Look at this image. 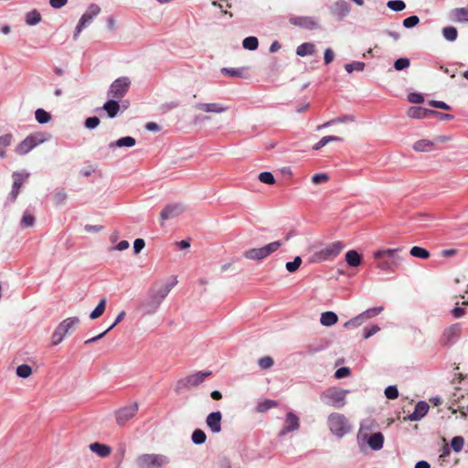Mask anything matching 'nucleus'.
Masks as SVG:
<instances>
[{"label":"nucleus","mask_w":468,"mask_h":468,"mask_svg":"<svg viewBox=\"0 0 468 468\" xmlns=\"http://www.w3.org/2000/svg\"><path fill=\"white\" fill-rule=\"evenodd\" d=\"M176 283L177 280L174 277L171 282H166L160 288L152 287L147 293V297L140 303L139 308L142 310L143 314L150 315L155 314L162 302Z\"/></svg>","instance_id":"nucleus-1"},{"label":"nucleus","mask_w":468,"mask_h":468,"mask_svg":"<svg viewBox=\"0 0 468 468\" xmlns=\"http://www.w3.org/2000/svg\"><path fill=\"white\" fill-rule=\"evenodd\" d=\"M400 249L379 250L374 252L376 267L386 272H391L399 264L396 254Z\"/></svg>","instance_id":"nucleus-2"},{"label":"nucleus","mask_w":468,"mask_h":468,"mask_svg":"<svg viewBox=\"0 0 468 468\" xmlns=\"http://www.w3.org/2000/svg\"><path fill=\"white\" fill-rule=\"evenodd\" d=\"M349 391L346 389L333 387L324 390L321 394L320 399L325 405L340 409L346 405V397Z\"/></svg>","instance_id":"nucleus-3"},{"label":"nucleus","mask_w":468,"mask_h":468,"mask_svg":"<svg viewBox=\"0 0 468 468\" xmlns=\"http://www.w3.org/2000/svg\"><path fill=\"white\" fill-rule=\"evenodd\" d=\"M211 374V371H199L178 379L175 386L176 393L180 394L186 389L198 387L204 382L206 378L209 377Z\"/></svg>","instance_id":"nucleus-4"},{"label":"nucleus","mask_w":468,"mask_h":468,"mask_svg":"<svg viewBox=\"0 0 468 468\" xmlns=\"http://www.w3.org/2000/svg\"><path fill=\"white\" fill-rule=\"evenodd\" d=\"M328 427L330 431L338 438H342L351 431L348 420L343 414L336 412L328 416Z\"/></svg>","instance_id":"nucleus-5"},{"label":"nucleus","mask_w":468,"mask_h":468,"mask_svg":"<svg viewBox=\"0 0 468 468\" xmlns=\"http://www.w3.org/2000/svg\"><path fill=\"white\" fill-rule=\"evenodd\" d=\"M170 459L164 454L145 453L137 458L139 468H164Z\"/></svg>","instance_id":"nucleus-6"},{"label":"nucleus","mask_w":468,"mask_h":468,"mask_svg":"<svg viewBox=\"0 0 468 468\" xmlns=\"http://www.w3.org/2000/svg\"><path fill=\"white\" fill-rule=\"evenodd\" d=\"M282 243L281 241L277 240L271 242L261 248L250 249L244 251L243 256L249 260L261 261L270 256L271 253L275 252L282 246Z\"/></svg>","instance_id":"nucleus-7"},{"label":"nucleus","mask_w":468,"mask_h":468,"mask_svg":"<svg viewBox=\"0 0 468 468\" xmlns=\"http://www.w3.org/2000/svg\"><path fill=\"white\" fill-rule=\"evenodd\" d=\"M101 12V7L96 4H90L86 12L81 16L80 18L74 34L73 38L76 40L80 34V32L86 28L93 20L94 17H96Z\"/></svg>","instance_id":"nucleus-8"},{"label":"nucleus","mask_w":468,"mask_h":468,"mask_svg":"<svg viewBox=\"0 0 468 468\" xmlns=\"http://www.w3.org/2000/svg\"><path fill=\"white\" fill-rule=\"evenodd\" d=\"M131 80L127 77H121L116 79L110 86L108 90V97H112L116 100H122L127 93Z\"/></svg>","instance_id":"nucleus-9"},{"label":"nucleus","mask_w":468,"mask_h":468,"mask_svg":"<svg viewBox=\"0 0 468 468\" xmlns=\"http://www.w3.org/2000/svg\"><path fill=\"white\" fill-rule=\"evenodd\" d=\"M343 248H344V245L342 244V242H340V241L333 242V243L329 244L328 246H326L325 248H324L323 250L314 253V255L313 256L312 261L320 262V261H327L330 259H334L341 252Z\"/></svg>","instance_id":"nucleus-10"},{"label":"nucleus","mask_w":468,"mask_h":468,"mask_svg":"<svg viewBox=\"0 0 468 468\" xmlns=\"http://www.w3.org/2000/svg\"><path fill=\"white\" fill-rule=\"evenodd\" d=\"M186 210V207L182 203H172L166 205L160 213L162 221L173 219L180 216Z\"/></svg>","instance_id":"nucleus-11"},{"label":"nucleus","mask_w":468,"mask_h":468,"mask_svg":"<svg viewBox=\"0 0 468 468\" xmlns=\"http://www.w3.org/2000/svg\"><path fill=\"white\" fill-rule=\"evenodd\" d=\"M138 411V404L133 403L130 406L123 407L115 412L116 421L119 425H123L129 420L133 418Z\"/></svg>","instance_id":"nucleus-12"},{"label":"nucleus","mask_w":468,"mask_h":468,"mask_svg":"<svg viewBox=\"0 0 468 468\" xmlns=\"http://www.w3.org/2000/svg\"><path fill=\"white\" fill-rule=\"evenodd\" d=\"M300 428V420L298 416L292 412H287L285 416V425L279 432L280 437L285 436L289 432L295 431Z\"/></svg>","instance_id":"nucleus-13"},{"label":"nucleus","mask_w":468,"mask_h":468,"mask_svg":"<svg viewBox=\"0 0 468 468\" xmlns=\"http://www.w3.org/2000/svg\"><path fill=\"white\" fill-rule=\"evenodd\" d=\"M289 22L296 27L314 30L319 27L317 20L313 16H292Z\"/></svg>","instance_id":"nucleus-14"},{"label":"nucleus","mask_w":468,"mask_h":468,"mask_svg":"<svg viewBox=\"0 0 468 468\" xmlns=\"http://www.w3.org/2000/svg\"><path fill=\"white\" fill-rule=\"evenodd\" d=\"M461 324H454L446 328L443 332L442 342L443 345L452 346L453 345L459 338L461 335Z\"/></svg>","instance_id":"nucleus-15"},{"label":"nucleus","mask_w":468,"mask_h":468,"mask_svg":"<svg viewBox=\"0 0 468 468\" xmlns=\"http://www.w3.org/2000/svg\"><path fill=\"white\" fill-rule=\"evenodd\" d=\"M12 176H13L14 182H13V186H12V190L9 194V199L12 202H15L19 194L21 186L27 179L29 175L22 174L19 172H15V173H13Z\"/></svg>","instance_id":"nucleus-16"},{"label":"nucleus","mask_w":468,"mask_h":468,"mask_svg":"<svg viewBox=\"0 0 468 468\" xmlns=\"http://www.w3.org/2000/svg\"><path fill=\"white\" fill-rule=\"evenodd\" d=\"M221 420L222 414L220 411H214L207 416V426L213 433H219L221 431Z\"/></svg>","instance_id":"nucleus-17"},{"label":"nucleus","mask_w":468,"mask_h":468,"mask_svg":"<svg viewBox=\"0 0 468 468\" xmlns=\"http://www.w3.org/2000/svg\"><path fill=\"white\" fill-rule=\"evenodd\" d=\"M430 406L425 401H419L412 413L408 415L407 419L411 421L420 420L429 411Z\"/></svg>","instance_id":"nucleus-18"},{"label":"nucleus","mask_w":468,"mask_h":468,"mask_svg":"<svg viewBox=\"0 0 468 468\" xmlns=\"http://www.w3.org/2000/svg\"><path fill=\"white\" fill-rule=\"evenodd\" d=\"M332 15L343 18L350 12V5L345 0H338L330 7Z\"/></svg>","instance_id":"nucleus-19"},{"label":"nucleus","mask_w":468,"mask_h":468,"mask_svg":"<svg viewBox=\"0 0 468 468\" xmlns=\"http://www.w3.org/2000/svg\"><path fill=\"white\" fill-rule=\"evenodd\" d=\"M80 324V318L77 316H72L66 318L56 327L64 337L68 333H69L75 326Z\"/></svg>","instance_id":"nucleus-20"},{"label":"nucleus","mask_w":468,"mask_h":468,"mask_svg":"<svg viewBox=\"0 0 468 468\" xmlns=\"http://www.w3.org/2000/svg\"><path fill=\"white\" fill-rule=\"evenodd\" d=\"M432 113H435L434 110H429L420 106H411L407 112L408 116L412 119L429 118Z\"/></svg>","instance_id":"nucleus-21"},{"label":"nucleus","mask_w":468,"mask_h":468,"mask_svg":"<svg viewBox=\"0 0 468 468\" xmlns=\"http://www.w3.org/2000/svg\"><path fill=\"white\" fill-rule=\"evenodd\" d=\"M103 110L106 112L107 116L111 119L115 118L120 111L119 100L110 99L108 100L101 108L97 111Z\"/></svg>","instance_id":"nucleus-22"},{"label":"nucleus","mask_w":468,"mask_h":468,"mask_svg":"<svg viewBox=\"0 0 468 468\" xmlns=\"http://www.w3.org/2000/svg\"><path fill=\"white\" fill-rule=\"evenodd\" d=\"M449 17L453 22H468V8L458 7L452 9L449 13Z\"/></svg>","instance_id":"nucleus-23"},{"label":"nucleus","mask_w":468,"mask_h":468,"mask_svg":"<svg viewBox=\"0 0 468 468\" xmlns=\"http://www.w3.org/2000/svg\"><path fill=\"white\" fill-rule=\"evenodd\" d=\"M89 448L92 452L102 458L108 457L112 452L110 446L100 442H93L89 445Z\"/></svg>","instance_id":"nucleus-24"},{"label":"nucleus","mask_w":468,"mask_h":468,"mask_svg":"<svg viewBox=\"0 0 468 468\" xmlns=\"http://www.w3.org/2000/svg\"><path fill=\"white\" fill-rule=\"evenodd\" d=\"M435 142L428 139H420L414 143L412 148L416 152L428 153L434 149Z\"/></svg>","instance_id":"nucleus-25"},{"label":"nucleus","mask_w":468,"mask_h":468,"mask_svg":"<svg viewBox=\"0 0 468 468\" xmlns=\"http://www.w3.org/2000/svg\"><path fill=\"white\" fill-rule=\"evenodd\" d=\"M368 446L374 451H379L383 448L384 435L381 432H375L367 440Z\"/></svg>","instance_id":"nucleus-26"},{"label":"nucleus","mask_w":468,"mask_h":468,"mask_svg":"<svg viewBox=\"0 0 468 468\" xmlns=\"http://www.w3.org/2000/svg\"><path fill=\"white\" fill-rule=\"evenodd\" d=\"M196 108L205 112H215L221 113L227 110V107L222 106L219 103H197Z\"/></svg>","instance_id":"nucleus-27"},{"label":"nucleus","mask_w":468,"mask_h":468,"mask_svg":"<svg viewBox=\"0 0 468 468\" xmlns=\"http://www.w3.org/2000/svg\"><path fill=\"white\" fill-rule=\"evenodd\" d=\"M136 144V141L132 136L122 137L114 142L109 144L110 149H114L116 147H133Z\"/></svg>","instance_id":"nucleus-28"},{"label":"nucleus","mask_w":468,"mask_h":468,"mask_svg":"<svg viewBox=\"0 0 468 468\" xmlns=\"http://www.w3.org/2000/svg\"><path fill=\"white\" fill-rule=\"evenodd\" d=\"M346 261L350 267H357L362 262L361 255L355 250H350L346 253Z\"/></svg>","instance_id":"nucleus-29"},{"label":"nucleus","mask_w":468,"mask_h":468,"mask_svg":"<svg viewBox=\"0 0 468 468\" xmlns=\"http://www.w3.org/2000/svg\"><path fill=\"white\" fill-rule=\"evenodd\" d=\"M36 145L32 140L27 136L16 147V153L24 155L29 153Z\"/></svg>","instance_id":"nucleus-30"},{"label":"nucleus","mask_w":468,"mask_h":468,"mask_svg":"<svg viewBox=\"0 0 468 468\" xmlns=\"http://www.w3.org/2000/svg\"><path fill=\"white\" fill-rule=\"evenodd\" d=\"M315 53V46L311 42H305L299 45L296 48V55L299 57H305L314 55Z\"/></svg>","instance_id":"nucleus-31"},{"label":"nucleus","mask_w":468,"mask_h":468,"mask_svg":"<svg viewBox=\"0 0 468 468\" xmlns=\"http://www.w3.org/2000/svg\"><path fill=\"white\" fill-rule=\"evenodd\" d=\"M338 317L332 311L324 312L321 314L320 323L324 326H332L337 323Z\"/></svg>","instance_id":"nucleus-32"},{"label":"nucleus","mask_w":468,"mask_h":468,"mask_svg":"<svg viewBox=\"0 0 468 468\" xmlns=\"http://www.w3.org/2000/svg\"><path fill=\"white\" fill-rule=\"evenodd\" d=\"M41 21V15L37 9H33L26 14L25 22L27 26L33 27Z\"/></svg>","instance_id":"nucleus-33"},{"label":"nucleus","mask_w":468,"mask_h":468,"mask_svg":"<svg viewBox=\"0 0 468 468\" xmlns=\"http://www.w3.org/2000/svg\"><path fill=\"white\" fill-rule=\"evenodd\" d=\"M68 195L63 188H57L53 192V202L56 206H61L65 203Z\"/></svg>","instance_id":"nucleus-34"},{"label":"nucleus","mask_w":468,"mask_h":468,"mask_svg":"<svg viewBox=\"0 0 468 468\" xmlns=\"http://www.w3.org/2000/svg\"><path fill=\"white\" fill-rule=\"evenodd\" d=\"M383 310H384L383 306L373 307V308H369V309L366 310L365 312L361 313L359 315L364 322L367 319H370V318H373V317L378 315Z\"/></svg>","instance_id":"nucleus-35"},{"label":"nucleus","mask_w":468,"mask_h":468,"mask_svg":"<svg viewBox=\"0 0 468 468\" xmlns=\"http://www.w3.org/2000/svg\"><path fill=\"white\" fill-rule=\"evenodd\" d=\"M106 308V299L102 298L95 309L90 314V318L94 320L99 318L104 313Z\"/></svg>","instance_id":"nucleus-36"},{"label":"nucleus","mask_w":468,"mask_h":468,"mask_svg":"<svg viewBox=\"0 0 468 468\" xmlns=\"http://www.w3.org/2000/svg\"><path fill=\"white\" fill-rule=\"evenodd\" d=\"M191 440H192L194 444L200 445V444H203L206 441L207 435H206V433L202 430L196 429L192 432Z\"/></svg>","instance_id":"nucleus-37"},{"label":"nucleus","mask_w":468,"mask_h":468,"mask_svg":"<svg viewBox=\"0 0 468 468\" xmlns=\"http://www.w3.org/2000/svg\"><path fill=\"white\" fill-rule=\"evenodd\" d=\"M442 36L448 41H454L458 37L457 29L454 27H445L442 28Z\"/></svg>","instance_id":"nucleus-38"},{"label":"nucleus","mask_w":468,"mask_h":468,"mask_svg":"<svg viewBox=\"0 0 468 468\" xmlns=\"http://www.w3.org/2000/svg\"><path fill=\"white\" fill-rule=\"evenodd\" d=\"M242 46L245 49L256 50L259 46L258 38L256 37H247L243 39Z\"/></svg>","instance_id":"nucleus-39"},{"label":"nucleus","mask_w":468,"mask_h":468,"mask_svg":"<svg viewBox=\"0 0 468 468\" xmlns=\"http://www.w3.org/2000/svg\"><path fill=\"white\" fill-rule=\"evenodd\" d=\"M410 255L415 257V258H420V259H428L430 257V252L424 249V248H421V247H418V246H414L410 249Z\"/></svg>","instance_id":"nucleus-40"},{"label":"nucleus","mask_w":468,"mask_h":468,"mask_svg":"<svg viewBox=\"0 0 468 468\" xmlns=\"http://www.w3.org/2000/svg\"><path fill=\"white\" fill-rule=\"evenodd\" d=\"M11 134H4L0 136V157H5V148L11 144Z\"/></svg>","instance_id":"nucleus-41"},{"label":"nucleus","mask_w":468,"mask_h":468,"mask_svg":"<svg viewBox=\"0 0 468 468\" xmlns=\"http://www.w3.org/2000/svg\"><path fill=\"white\" fill-rule=\"evenodd\" d=\"M35 118L37 120V122L40 124H45V123H48L50 119H51V116L50 114L46 112L45 110L43 109H37L36 112H35Z\"/></svg>","instance_id":"nucleus-42"},{"label":"nucleus","mask_w":468,"mask_h":468,"mask_svg":"<svg viewBox=\"0 0 468 468\" xmlns=\"http://www.w3.org/2000/svg\"><path fill=\"white\" fill-rule=\"evenodd\" d=\"M365 67L366 64L361 61H354L345 65V69L348 73H352L353 71H363Z\"/></svg>","instance_id":"nucleus-43"},{"label":"nucleus","mask_w":468,"mask_h":468,"mask_svg":"<svg viewBox=\"0 0 468 468\" xmlns=\"http://www.w3.org/2000/svg\"><path fill=\"white\" fill-rule=\"evenodd\" d=\"M28 137L32 140L34 144L37 146L47 140L50 138V135L45 133H37L31 135H28Z\"/></svg>","instance_id":"nucleus-44"},{"label":"nucleus","mask_w":468,"mask_h":468,"mask_svg":"<svg viewBox=\"0 0 468 468\" xmlns=\"http://www.w3.org/2000/svg\"><path fill=\"white\" fill-rule=\"evenodd\" d=\"M243 69H235V68H223L221 72L231 78H240L242 77Z\"/></svg>","instance_id":"nucleus-45"},{"label":"nucleus","mask_w":468,"mask_h":468,"mask_svg":"<svg viewBox=\"0 0 468 468\" xmlns=\"http://www.w3.org/2000/svg\"><path fill=\"white\" fill-rule=\"evenodd\" d=\"M32 374V368L27 365L23 364L16 367V375L20 378H28Z\"/></svg>","instance_id":"nucleus-46"},{"label":"nucleus","mask_w":468,"mask_h":468,"mask_svg":"<svg viewBox=\"0 0 468 468\" xmlns=\"http://www.w3.org/2000/svg\"><path fill=\"white\" fill-rule=\"evenodd\" d=\"M388 7L392 11L399 12L405 9L406 5L402 0H390L387 4Z\"/></svg>","instance_id":"nucleus-47"},{"label":"nucleus","mask_w":468,"mask_h":468,"mask_svg":"<svg viewBox=\"0 0 468 468\" xmlns=\"http://www.w3.org/2000/svg\"><path fill=\"white\" fill-rule=\"evenodd\" d=\"M464 444V440L462 436H455L452 439L451 446L455 452L462 451Z\"/></svg>","instance_id":"nucleus-48"},{"label":"nucleus","mask_w":468,"mask_h":468,"mask_svg":"<svg viewBox=\"0 0 468 468\" xmlns=\"http://www.w3.org/2000/svg\"><path fill=\"white\" fill-rule=\"evenodd\" d=\"M301 263H302L301 257L300 256H296L292 261H288L286 263V270L289 272H294V271H296L299 269Z\"/></svg>","instance_id":"nucleus-49"},{"label":"nucleus","mask_w":468,"mask_h":468,"mask_svg":"<svg viewBox=\"0 0 468 468\" xmlns=\"http://www.w3.org/2000/svg\"><path fill=\"white\" fill-rule=\"evenodd\" d=\"M259 180L267 185H273L275 178L271 172H262L259 175Z\"/></svg>","instance_id":"nucleus-50"},{"label":"nucleus","mask_w":468,"mask_h":468,"mask_svg":"<svg viewBox=\"0 0 468 468\" xmlns=\"http://www.w3.org/2000/svg\"><path fill=\"white\" fill-rule=\"evenodd\" d=\"M410 64V62L408 58H400L394 62V68L396 70H403L409 68Z\"/></svg>","instance_id":"nucleus-51"},{"label":"nucleus","mask_w":468,"mask_h":468,"mask_svg":"<svg viewBox=\"0 0 468 468\" xmlns=\"http://www.w3.org/2000/svg\"><path fill=\"white\" fill-rule=\"evenodd\" d=\"M385 396L388 399H395L399 397V390L396 386L390 385L385 389Z\"/></svg>","instance_id":"nucleus-52"},{"label":"nucleus","mask_w":468,"mask_h":468,"mask_svg":"<svg viewBox=\"0 0 468 468\" xmlns=\"http://www.w3.org/2000/svg\"><path fill=\"white\" fill-rule=\"evenodd\" d=\"M277 405L276 401L271 399H266L263 402L259 403L258 405V411L264 412Z\"/></svg>","instance_id":"nucleus-53"},{"label":"nucleus","mask_w":468,"mask_h":468,"mask_svg":"<svg viewBox=\"0 0 468 468\" xmlns=\"http://www.w3.org/2000/svg\"><path fill=\"white\" fill-rule=\"evenodd\" d=\"M363 323L362 318L358 314L357 316L348 320L345 323L344 327L350 329V328H356L358 327Z\"/></svg>","instance_id":"nucleus-54"},{"label":"nucleus","mask_w":468,"mask_h":468,"mask_svg":"<svg viewBox=\"0 0 468 468\" xmlns=\"http://www.w3.org/2000/svg\"><path fill=\"white\" fill-rule=\"evenodd\" d=\"M273 359L271 356H263L259 359L258 364L262 369H268L273 366Z\"/></svg>","instance_id":"nucleus-55"},{"label":"nucleus","mask_w":468,"mask_h":468,"mask_svg":"<svg viewBox=\"0 0 468 468\" xmlns=\"http://www.w3.org/2000/svg\"><path fill=\"white\" fill-rule=\"evenodd\" d=\"M420 22V18L417 16H410L403 20V26L407 28H411L417 26Z\"/></svg>","instance_id":"nucleus-56"},{"label":"nucleus","mask_w":468,"mask_h":468,"mask_svg":"<svg viewBox=\"0 0 468 468\" xmlns=\"http://www.w3.org/2000/svg\"><path fill=\"white\" fill-rule=\"evenodd\" d=\"M100 124V119L96 116L89 117L85 120V127L87 129H95Z\"/></svg>","instance_id":"nucleus-57"},{"label":"nucleus","mask_w":468,"mask_h":468,"mask_svg":"<svg viewBox=\"0 0 468 468\" xmlns=\"http://www.w3.org/2000/svg\"><path fill=\"white\" fill-rule=\"evenodd\" d=\"M35 223V218L31 214L25 212L22 219L21 224L25 227H32Z\"/></svg>","instance_id":"nucleus-58"},{"label":"nucleus","mask_w":468,"mask_h":468,"mask_svg":"<svg viewBox=\"0 0 468 468\" xmlns=\"http://www.w3.org/2000/svg\"><path fill=\"white\" fill-rule=\"evenodd\" d=\"M380 330L378 325H371L364 328V338L367 339Z\"/></svg>","instance_id":"nucleus-59"},{"label":"nucleus","mask_w":468,"mask_h":468,"mask_svg":"<svg viewBox=\"0 0 468 468\" xmlns=\"http://www.w3.org/2000/svg\"><path fill=\"white\" fill-rule=\"evenodd\" d=\"M408 100L411 103H421L424 98L420 93L411 92L408 95Z\"/></svg>","instance_id":"nucleus-60"},{"label":"nucleus","mask_w":468,"mask_h":468,"mask_svg":"<svg viewBox=\"0 0 468 468\" xmlns=\"http://www.w3.org/2000/svg\"><path fill=\"white\" fill-rule=\"evenodd\" d=\"M328 180V176L326 174H315L312 177V182L315 185H319Z\"/></svg>","instance_id":"nucleus-61"},{"label":"nucleus","mask_w":468,"mask_h":468,"mask_svg":"<svg viewBox=\"0 0 468 468\" xmlns=\"http://www.w3.org/2000/svg\"><path fill=\"white\" fill-rule=\"evenodd\" d=\"M349 374H350V369L346 367H343L338 368L335 372V378L340 379V378L347 377Z\"/></svg>","instance_id":"nucleus-62"},{"label":"nucleus","mask_w":468,"mask_h":468,"mask_svg":"<svg viewBox=\"0 0 468 468\" xmlns=\"http://www.w3.org/2000/svg\"><path fill=\"white\" fill-rule=\"evenodd\" d=\"M429 105H431L434 108L442 109V110H450L451 109L450 105H448L444 101H433V100L430 101Z\"/></svg>","instance_id":"nucleus-63"},{"label":"nucleus","mask_w":468,"mask_h":468,"mask_svg":"<svg viewBox=\"0 0 468 468\" xmlns=\"http://www.w3.org/2000/svg\"><path fill=\"white\" fill-rule=\"evenodd\" d=\"M335 58V53L334 51L332 50V48H328L324 50V64L325 65H328L330 64Z\"/></svg>","instance_id":"nucleus-64"}]
</instances>
